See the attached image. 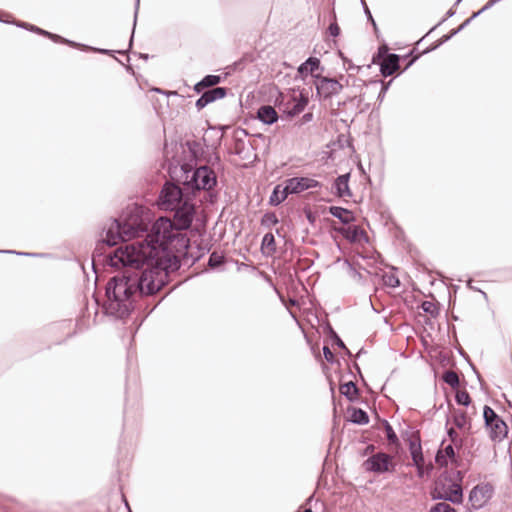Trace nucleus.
Segmentation results:
<instances>
[{"mask_svg":"<svg viewBox=\"0 0 512 512\" xmlns=\"http://www.w3.org/2000/svg\"><path fill=\"white\" fill-rule=\"evenodd\" d=\"M134 270L120 271L105 286L103 313L116 320H125L136 307L138 299L153 295V280L148 284Z\"/></svg>","mask_w":512,"mask_h":512,"instance_id":"obj_1","label":"nucleus"},{"mask_svg":"<svg viewBox=\"0 0 512 512\" xmlns=\"http://www.w3.org/2000/svg\"><path fill=\"white\" fill-rule=\"evenodd\" d=\"M147 244V253L145 258L148 260L146 268L138 267L134 269L137 275L146 279L145 283L153 280V294L161 290L167 281L168 274L176 272L180 269L182 262L178 254L171 251L165 246H158L148 240H143Z\"/></svg>","mask_w":512,"mask_h":512,"instance_id":"obj_2","label":"nucleus"},{"mask_svg":"<svg viewBox=\"0 0 512 512\" xmlns=\"http://www.w3.org/2000/svg\"><path fill=\"white\" fill-rule=\"evenodd\" d=\"M150 242L165 246L176 254H182L183 264H188L190 239L185 230L173 228L170 219L160 217L152 227Z\"/></svg>","mask_w":512,"mask_h":512,"instance_id":"obj_3","label":"nucleus"},{"mask_svg":"<svg viewBox=\"0 0 512 512\" xmlns=\"http://www.w3.org/2000/svg\"><path fill=\"white\" fill-rule=\"evenodd\" d=\"M146 230L140 225L131 224L117 218H111L110 224L103 228L101 238L98 240L92 257H100L104 254L105 247H114L118 242H127L131 239L138 238Z\"/></svg>","mask_w":512,"mask_h":512,"instance_id":"obj_4","label":"nucleus"},{"mask_svg":"<svg viewBox=\"0 0 512 512\" xmlns=\"http://www.w3.org/2000/svg\"><path fill=\"white\" fill-rule=\"evenodd\" d=\"M147 253V245L145 247L135 244H126L115 250L114 253L110 254L106 263L110 267L120 268L123 267V271L134 270L138 267L146 268L147 259L145 254Z\"/></svg>","mask_w":512,"mask_h":512,"instance_id":"obj_5","label":"nucleus"},{"mask_svg":"<svg viewBox=\"0 0 512 512\" xmlns=\"http://www.w3.org/2000/svg\"><path fill=\"white\" fill-rule=\"evenodd\" d=\"M401 61H406V66L402 71H405L416 61V46L409 51L406 55H398L391 53L386 43L378 47L377 52L372 56V63L378 65L380 73L383 77L391 76L393 73L400 69Z\"/></svg>","mask_w":512,"mask_h":512,"instance_id":"obj_6","label":"nucleus"},{"mask_svg":"<svg viewBox=\"0 0 512 512\" xmlns=\"http://www.w3.org/2000/svg\"><path fill=\"white\" fill-rule=\"evenodd\" d=\"M463 473L457 471L454 478L448 475H442L435 482L431 496L434 500L449 501L453 504H461L463 502L462 489Z\"/></svg>","mask_w":512,"mask_h":512,"instance_id":"obj_7","label":"nucleus"},{"mask_svg":"<svg viewBox=\"0 0 512 512\" xmlns=\"http://www.w3.org/2000/svg\"><path fill=\"white\" fill-rule=\"evenodd\" d=\"M186 178L184 185L189 189L195 196V192L201 190L208 191V194L213 202V198L216 197L215 193L210 191L217 185V176L215 170L209 166H200L189 171H185Z\"/></svg>","mask_w":512,"mask_h":512,"instance_id":"obj_8","label":"nucleus"},{"mask_svg":"<svg viewBox=\"0 0 512 512\" xmlns=\"http://www.w3.org/2000/svg\"><path fill=\"white\" fill-rule=\"evenodd\" d=\"M192 196H194L192 192L188 193L180 186L167 182L163 185L158 197L159 207L162 210L172 211Z\"/></svg>","mask_w":512,"mask_h":512,"instance_id":"obj_9","label":"nucleus"},{"mask_svg":"<svg viewBox=\"0 0 512 512\" xmlns=\"http://www.w3.org/2000/svg\"><path fill=\"white\" fill-rule=\"evenodd\" d=\"M314 86L316 90L315 96L319 101L331 100L334 96L338 95L344 87L336 78L322 75V73L314 75Z\"/></svg>","mask_w":512,"mask_h":512,"instance_id":"obj_10","label":"nucleus"},{"mask_svg":"<svg viewBox=\"0 0 512 512\" xmlns=\"http://www.w3.org/2000/svg\"><path fill=\"white\" fill-rule=\"evenodd\" d=\"M194 198L195 196H192L171 211L174 212L173 219L171 220L173 228L178 230H187L191 227L196 214Z\"/></svg>","mask_w":512,"mask_h":512,"instance_id":"obj_11","label":"nucleus"},{"mask_svg":"<svg viewBox=\"0 0 512 512\" xmlns=\"http://www.w3.org/2000/svg\"><path fill=\"white\" fill-rule=\"evenodd\" d=\"M494 495V487L490 483H479L474 486L468 496V510L477 511L488 505Z\"/></svg>","mask_w":512,"mask_h":512,"instance_id":"obj_12","label":"nucleus"},{"mask_svg":"<svg viewBox=\"0 0 512 512\" xmlns=\"http://www.w3.org/2000/svg\"><path fill=\"white\" fill-rule=\"evenodd\" d=\"M484 420L493 441H502L508 434L506 423L489 406L484 407Z\"/></svg>","mask_w":512,"mask_h":512,"instance_id":"obj_13","label":"nucleus"},{"mask_svg":"<svg viewBox=\"0 0 512 512\" xmlns=\"http://www.w3.org/2000/svg\"><path fill=\"white\" fill-rule=\"evenodd\" d=\"M363 467L367 472H373L380 475L394 471L395 464L393 463L392 456L385 452H378L368 457L363 462Z\"/></svg>","mask_w":512,"mask_h":512,"instance_id":"obj_14","label":"nucleus"},{"mask_svg":"<svg viewBox=\"0 0 512 512\" xmlns=\"http://www.w3.org/2000/svg\"><path fill=\"white\" fill-rule=\"evenodd\" d=\"M309 103V93L305 88L299 90L298 97L292 95L291 99L285 104V108L282 110V119H292L293 117L302 113Z\"/></svg>","mask_w":512,"mask_h":512,"instance_id":"obj_15","label":"nucleus"},{"mask_svg":"<svg viewBox=\"0 0 512 512\" xmlns=\"http://www.w3.org/2000/svg\"><path fill=\"white\" fill-rule=\"evenodd\" d=\"M139 6H140V0H135L133 27H132V32H131V36H130V39H129L128 49L127 50L115 51V50H110V49H105V48L92 47V46H88V45L82 44V43H80V45L76 46L75 48H80V49L85 50V51H92V52H95V53H99V54H103V55H110V56H113L114 53L127 54L132 49V47H133L134 34H135V28H136V23H137Z\"/></svg>","mask_w":512,"mask_h":512,"instance_id":"obj_16","label":"nucleus"},{"mask_svg":"<svg viewBox=\"0 0 512 512\" xmlns=\"http://www.w3.org/2000/svg\"><path fill=\"white\" fill-rule=\"evenodd\" d=\"M229 88L217 86L214 88H207L195 102V107L198 111L204 109L207 105L223 99L227 96Z\"/></svg>","mask_w":512,"mask_h":512,"instance_id":"obj_17","label":"nucleus"},{"mask_svg":"<svg viewBox=\"0 0 512 512\" xmlns=\"http://www.w3.org/2000/svg\"><path fill=\"white\" fill-rule=\"evenodd\" d=\"M228 126L218 125V126H209V130L218 131L220 135L217 138V143L212 144L213 153L208 155V157H203L202 160L206 161L205 166H209L213 170L222 171L224 166L221 162V158L219 154L216 152L218 146H220L221 140L223 138L224 131L228 129Z\"/></svg>","mask_w":512,"mask_h":512,"instance_id":"obj_18","label":"nucleus"},{"mask_svg":"<svg viewBox=\"0 0 512 512\" xmlns=\"http://www.w3.org/2000/svg\"><path fill=\"white\" fill-rule=\"evenodd\" d=\"M292 194H300L312 188L321 187V182L304 176L291 177L284 181Z\"/></svg>","mask_w":512,"mask_h":512,"instance_id":"obj_19","label":"nucleus"},{"mask_svg":"<svg viewBox=\"0 0 512 512\" xmlns=\"http://www.w3.org/2000/svg\"><path fill=\"white\" fill-rule=\"evenodd\" d=\"M318 70H320V73L324 71V67L321 65L320 59L310 56L298 66L296 79L300 78L305 81L308 75H311L314 78V75H318V73H315Z\"/></svg>","mask_w":512,"mask_h":512,"instance_id":"obj_20","label":"nucleus"},{"mask_svg":"<svg viewBox=\"0 0 512 512\" xmlns=\"http://www.w3.org/2000/svg\"><path fill=\"white\" fill-rule=\"evenodd\" d=\"M248 136V132L246 129L238 128L234 132V147L232 153L241 157L242 159H248V155L246 153V142L244 137Z\"/></svg>","mask_w":512,"mask_h":512,"instance_id":"obj_21","label":"nucleus"},{"mask_svg":"<svg viewBox=\"0 0 512 512\" xmlns=\"http://www.w3.org/2000/svg\"><path fill=\"white\" fill-rule=\"evenodd\" d=\"M350 173H345L336 177L333 182L334 194L337 197H350L352 192L349 187Z\"/></svg>","mask_w":512,"mask_h":512,"instance_id":"obj_22","label":"nucleus"},{"mask_svg":"<svg viewBox=\"0 0 512 512\" xmlns=\"http://www.w3.org/2000/svg\"><path fill=\"white\" fill-rule=\"evenodd\" d=\"M327 210L329 214L337 218L343 225H350L356 220L354 213L347 208L341 206H329Z\"/></svg>","mask_w":512,"mask_h":512,"instance_id":"obj_23","label":"nucleus"},{"mask_svg":"<svg viewBox=\"0 0 512 512\" xmlns=\"http://www.w3.org/2000/svg\"><path fill=\"white\" fill-rule=\"evenodd\" d=\"M257 119L265 125H272L279 119V115L274 107L262 105L257 109Z\"/></svg>","mask_w":512,"mask_h":512,"instance_id":"obj_24","label":"nucleus"},{"mask_svg":"<svg viewBox=\"0 0 512 512\" xmlns=\"http://www.w3.org/2000/svg\"><path fill=\"white\" fill-rule=\"evenodd\" d=\"M291 194L292 193L290 192L286 183L283 182V184H277L272 190L268 203L274 207L279 206Z\"/></svg>","mask_w":512,"mask_h":512,"instance_id":"obj_25","label":"nucleus"},{"mask_svg":"<svg viewBox=\"0 0 512 512\" xmlns=\"http://www.w3.org/2000/svg\"><path fill=\"white\" fill-rule=\"evenodd\" d=\"M344 238L350 243H357L363 240L364 242H368L367 233L360 228L359 226H347L346 230H344Z\"/></svg>","mask_w":512,"mask_h":512,"instance_id":"obj_26","label":"nucleus"},{"mask_svg":"<svg viewBox=\"0 0 512 512\" xmlns=\"http://www.w3.org/2000/svg\"><path fill=\"white\" fill-rule=\"evenodd\" d=\"M359 81L362 82V84H360L359 87H362L365 85L368 89H374V90L379 89V92L377 95V100L379 101V103H381L393 80L391 79L388 82H384L382 80H371L367 84L365 82H363L362 80H359Z\"/></svg>","mask_w":512,"mask_h":512,"instance_id":"obj_27","label":"nucleus"},{"mask_svg":"<svg viewBox=\"0 0 512 512\" xmlns=\"http://www.w3.org/2000/svg\"><path fill=\"white\" fill-rule=\"evenodd\" d=\"M340 393L351 403L358 401L360 390L354 381H348L340 385Z\"/></svg>","mask_w":512,"mask_h":512,"instance_id":"obj_28","label":"nucleus"},{"mask_svg":"<svg viewBox=\"0 0 512 512\" xmlns=\"http://www.w3.org/2000/svg\"><path fill=\"white\" fill-rule=\"evenodd\" d=\"M261 252L265 257H271L276 252V241L272 233H266L261 241Z\"/></svg>","mask_w":512,"mask_h":512,"instance_id":"obj_29","label":"nucleus"},{"mask_svg":"<svg viewBox=\"0 0 512 512\" xmlns=\"http://www.w3.org/2000/svg\"><path fill=\"white\" fill-rule=\"evenodd\" d=\"M348 411L351 412L349 421L357 425H366L369 423V415L362 408L350 407Z\"/></svg>","mask_w":512,"mask_h":512,"instance_id":"obj_30","label":"nucleus"},{"mask_svg":"<svg viewBox=\"0 0 512 512\" xmlns=\"http://www.w3.org/2000/svg\"><path fill=\"white\" fill-rule=\"evenodd\" d=\"M36 34H39V35H42V36H45L49 39H51L53 42L55 43H61V44H66L70 47H76L78 45H80V43L78 42H75V41H72V40H69V39H66L58 34H54V33H51L47 30H44L40 27H37V30L35 32Z\"/></svg>","mask_w":512,"mask_h":512,"instance_id":"obj_31","label":"nucleus"},{"mask_svg":"<svg viewBox=\"0 0 512 512\" xmlns=\"http://www.w3.org/2000/svg\"><path fill=\"white\" fill-rule=\"evenodd\" d=\"M186 146L191 154V158L194 161H199L203 159L204 148L200 142L195 140H188L186 141Z\"/></svg>","mask_w":512,"mask_h":512,"instance_id":"obj_32","label":"nucleus"},{"mask_svg":"<svg viewBox=\"0 0 512 512\" xmlns=\"http://www.w3.org/2000/svg\"><path fill=\"white\" fill-rule=\"evenodd\" d=\"M381 424L384 428L389 445L397 447L399 445V438L391 424L386 419H382Z\"/></svg>","mask_w":512,"mask_h":512,"instance_id":"obj_33","label":"nucleus"},{"mask_svg":"<svg viewBox=\"0 0 512 512\" xmlns=\"http://www.w3.org/2000/svg\"><path fill=\"white\" fill-rule=\"evenodd\" d=\"M226 262L225 256L223 254H219L217 251H213L208 259V267L211 270H216L222 267Z\"/></svg>","mask_w":512,"mask_h":512,"instance_id":"obj_34","label":"nucleus"},{"mask_svg":"<svg viewBox=\"0 0 512 512\" xmlns=\"http://www.w3.org/2000/svg\"><path fill=\"white\" fill-rule=\"evenodd\" d=\"M453 423L460 430L468 431L470 429L469 419L464 412H455Z\"/></svg>","mask_w":512,"mask_h":512,"instance_id":"obj_35","label":"nucleus"},{"mask_svg":"<svg viewBox=\"0 0 512 512\" xmlns=\"http://www.w3.org/2000/svg\"><path fill=\"white\" fill-rule=\"evenodd\" d=\"M324 331L328 335V337L331 339L334 345H336L338 348H345V343L343 340L339 337L337 332L333 329L330 323H326L324 326Z\"/></svg>","mask_w":512,"mask_h":512,"instance_id":"obj_36","label":"nucleus"},{"mask_svg":"<svg viewBox=\"0 0 512 512\" xmlns=\"http://www.w3.org/2000/svg\"><path fill=\"white\" fill-rule=\"evenodd\" d=\"M210 250L209 247L197 245L196 251L189 252V259L191 262L188 264L189 266H193L196 262H198L206 253Z\"/></svg>","mask_w":512,"mask_h":512,"instance_id":"obj_37","label":"nucleus"},{"mask_svg":"<svg viewBox=\"0 0 512 512\" xmlns=\"http://www.w3.org/2000/svg\"><path fill=\"white\" fill-rule=\"evenodd\" d=\"M344 264L348 267L349 274L352 278H354L357 282H359L361 284L366 283L365 274L358 271L348 259L344 260Z\"/></svg>","mask_w":512,"mask_h":512,"instance_id":"obj_38","label":"nucleus"},{"mask_svg":"<svg viewBox=\"0 0 512 512\" xmlns=\"http://www.w3.org/2000/svg\"><path fill=\"white\" fill-rule=\"evenodd\" d=\"M381 280H382L383 285H385L387 287L396 288L400 285L399 278L391 273L384 272L381 275Z\"/></svg>","mask_w":512,"mask_h":512,"instance_id":"obj_39","label":"nucleus"},{"mask_svg":"<svg viewBox=\"0 0 512 512\" xmlns=\"http://www.w3.org/2000/svg\"><path fill=\"white\" fill-rule=\"evenodd\" d=\"M202 79L207 88H214V87H217V85L220 84L225 79V76L208 74V75H205Z\"/></svg>","mask_w":512,"mask_h":512,"instance_id":"obj_40","label":"nucleus"},{"mask_svg":"<svg viewBox=\"0 0 512 512\" xmlns=\"http://www.w3.org/2000/svg\"><path fill=\"white\" fill-rule=\"evenodd\" d=\"M279 219L275 212H266L261 218V225L267 228L276 225Z\"/></svg>","mask_w":512,"mask_h":512,"instance_id":"obj_41","label":"nucleus"},{"mask_svg":"<svg viewBox=\"0 0 512 512\" xmlns=\"http://www.w3.org/2000/svg\"><path fill=\"white\" fill-rule=\"evenodd\" d=\"M443 379L451 387H456L459 384V377L454 371L445 372Z\"/></svg>","mask_w":512,"mask_h":512,"instance_id":"obj_42","label":"nucleus"},{"mask_svg":"<svg viewBox=\"0 0 512 512\" xmlns=\"http://www.w3.org/2000/svg\"><path fill=\"white\" fill-rule=\"evenodd\" d=\"M429 512H456V510L446 502H439L432 506Z\"/></svg>","mask_w":512,"mask_h":512,"instance_id":"obj_43","label":"nucleus"},{"mask_svg":"<svg viewBox=\"0 0 512 512\" xmlns=\"http://www.w3.org/2000/svg\"><path fill=\"white\" fill-rule=\"evenodd\" d=\"M409 429H413L410 425L406 426L405 430H401V437L404 441H407L410 445V441H416V432H410Z\"/></svg>","mask_w":512,"mask_h":512,"instance_id":"obj_44","label":"nucleus"},{"mask_svg":"<svg viewBox=\"0 0 512 512\" xmlns=\"http://www.w3.org/2000/svg\"><path fill=\"white\" fill-rule=\"evenodd\" d=\"M364 99H365V94L360 93L359 95H356V96L347 97L344 101L339 102L338 106H345L347 103H350V102L352 103L355 101L357 102L358 105H360L364 102Z\"/></svg>","mask_w":512,"mask_h":512,"instance_id":"obj_45","label":"nucleus"},{"mask_svg":"<svg viewBox=\"0 0 512 512\" xmlns=\"http://www.w3.org/2000/svg\"><path fill=\"white\" fill-rule=\"evenodd\" d=\"M0 253L16 254V255L25 256V257H44L45 256V254H43V253L19 252V251H15V250H0Z\"/></svg>","mask_w":512,"mask_h":512,"instance_id":"obj_46","label":"nucleus"},{"mask_svg":"<svg viewBox=\"0 0 512 512\" xmlns=\"http://www.w3.org/2000/svg\"><path fill=\"white\" fill-rule=\"evenodd\" d=\"M456 401L460 405L467 406L470 403V396L465 391L457 392V394H456Z\"/></svg>","mask_w":512,"mask_h":512,"instance_id":"obj_47","label":"nucleus"},{"mask_svg":"<svg viewBox=\"0 0 512 512\" xmlns=\"http://www.w3.org/2000/svg\"><path fill=\"white\" fill-rule=\"evenodd\" d=\"M421 307L426 313H429L430 315H434L437 313V307L431 301H424Z\"/></svg>","mask_w":512,"mask_h":512,"instance_id":"obj_48","label":"nucleus"},{"mask_svg":"<svg viewBox=\"0 0 512 512\" xmlns=\"http://www.w3.org/2000/svg\"><path fill=\"white\" fill-rule=\"evenodd\" d=\"M322 350L324 357L328 363L334 364L337 361L335 355L332 353V351L327 345H324Z\"/></svg>","mask_w":512,"mask_h":512,"instance_id":"obj_49","label":"nucleus"},{"mask_svg":"<svg viewBox=\"0 0 512 512\" xmlns=\"http://www.w3.org/2000/svg\"><path fill=\"white\" fill-rule=\"evenodd\" d=\"M448 435L452 444L454 445H462V439L459 437L458 433L454 430V428H450L448 430Z\"/></svg>","mask_w":512,"mask_h":512,"instance_id":"obj_50","label":"nucleus"},{"mask_svg":"<svg viewBox=\"0 0 512 512\" xmlns=\"http://www.w3.org/2000/svg\"><path fill=\"white\" fill-rule=\"evenodd\" d=\"M494 4V0H490L480 11L474 13L469 19H467L458 30H461L465 25H467L473 18L477 17L481 12L490 8Z\"/></svg>","mask_w":512,"mask_h":512,"instance_id":"obj_51","label":"nucleus"},{"mask_svg":"<svg viewBox=\"0 0 512 512\" xmlns=\"http://www.w3.org/2000/svg\"><path fill=\"white\" fill-rule=\"evenodd\" d=\"M340 27L339 25L337 24L336 21L334 22H331L328 26V33L332 36V37H338L340 35Z\"/></svg>","mask_w":512,"mask_h":512,"instance_id":"obj_52","label":"nucleus"},{"mask_svg":"<svg viewBox=\"0 0 512 512\" xmlns=\"http://www.w3.org/2000/svg\"><path fill=\"white\" fill-rule=\"evenodd\" d=\"M439 452H443L446 456H448L451 463L455 462V452L452 444H448L445 448L439 450Z\"/></svg>","mask_w":512,"mask_h":512,"instance_id":"obj_53","label":"nucleus"},{"mask_svg":"<svg viewBox=\"0 0 512 512\" xmlns=\"http://www.w3.org/2000/svg\"><path fill=\"white\" fill-rule=\"evenodd\" d=\"M436 462L440 465V466H447L450 461V458L448 456H446L443 452H439L437 453L436 455Z\"/></svg>","mask_w":512,"mask_h":512,"instance_id":"obj_54","label":"nucleus"},{"mask_svg":"<svg viewBox=\"0 0 512 512\" xmlns=\"http://www.w3.org/2000/svg\"><path fill=\"white\" fill-rule=\"evenodd\" d=\"M304 214L306 216V219L307 221L311 224V225H315V222H316V214L309 208V207H305L304 208Z\"/></svg>","mask_w":512,"mask_h":512,"instance_id":"obj_55","label":"nucleus"},{"mask_svg":"<svg viewBox=\"0 0 512 512\" xmlns=\"http://www.w3.org/2000/svg\"><path fill=\"white\" fill-rule=\"evenodd\" d=\"M409 452L411 456V465L416 466V461H418V458H416V441H410Z\"/></svg>","mask_w":512,"mask_h":512,"instance_id":"obj_56","label":"nucleus"},{"mask_svg":"<svg viewBox=\"0 0 512 512\" xmlns=\"http://www.w3.org/2000/svg\"><path fill=\"white\" fill-rule=\"evenodd\" d=\"M207 89L203 79H201L200 81H198L196 84H194L193 86V90L195 93L197 94H202L203 92H205Z\"/></svg>","mask_w":512,"mask_h":512,"instance_id":"obj_57","label":"nucleus"},{"mask_svg":"<svg viewBox=\"0 0 512 512\" xmlns=\"http://www.w3.org/2000/svg\"><path fill=\"white\" fill-rule=\"evenodd\" d=\"M360 3H361V6L363 8V12H364V14H365V16L367 18V21H370V20L374 19L373 16H372V13H371V11H370L367 3H366V1L365 0H360Z\"/></svg>","mask_w":512,"mask_h":512,"instance_id":"obj_58","label":"nucleus"},{"mask_svg":"<svg viewBox=\"0 0 512 512\" xmlns=\"http://www.w3.org/2000/svg\"><path fill=\"white\" fill-rule=\"evenodd\" d=\"M0 21L3 22V23L13 24V25H15V26H17L19 28L25 29V30H27V27H28V23L27 22L16 21V20L10 22V21H8L6 19H0Z\"/></svg>","mask_w":512,"mask_h":512,"instance_id":"obj_59","label":"nucleus"},{"mask_svg":"<svg viewBox=\"0 0 512 512\" xmlns=\"http://www.w3.org/2000/svg\"><path fill=\"white\" fill-rule=\"evenodd\" d=\"M286 103L287 102L284 101L282 93H279V96L275 99V106H277L279 110L282 112L283 108H285Z\"/></svg>","mask_w":512,"mask_h":512,"instance_id":"obj_60","label":"nucleus"},{"mask_svg":"<svg viewBox=\"0 0 512 512\" xmlns=\"http://www.w3.org/2000/svg\"><path fill=\"white\" fill-rule=\"evenodd\" d=\"M340 56L343 60V63H344V66L347 64V67H346V70H352V69H356L357 67L352 63V61L350 59H348L347 57H345L343 55L342 52H340Z\"/></svg>","mask_w":512,"mask_h":512,"instance_id":"obj_61","label":"nucleus"},{"mask_svg":"<svg viewBox=\"0 0 512 512\" xmlns=\"http://www.w3.org/2000/svg\"><path fill=\"white\" fill-rule=\"evenodd\" d=\"M332 230L337 233V234H340L341 236L344 237L345 233H344V230H346V227L344 226H336V225H333L332 226Z\"/></svg>","mask_w":512,"mask_h":512,"instance_id":"obj_62","label":"nucleus"},{"mask_svg":"<svg viewBox=\"0 0 512 512\" xmlns=\"http://www.w3.org/2000/svg\"><path fill=\"white\" fill-rule=\"evenodd\" d=\"M368 22L371 23V25L373 26V30H374V33H375L376 37L379 38V28L377 26V23H376L375 19H372V20H370Z\"/></svg>","mask_w":512,"mask_h":512,"instance_id":"obj_63","label":"nucleus"},{"mask_svg":"<svg viewBox=\"0 0 512 512\" xmlns=\"http://www.w3.org/2000/svg\"><path fill=\"white\" fill-rule=\"evenodd\" d=\"M154 91L157 92V93H161V94L167 95V96H170V95L177 96L178 95V93L176 91H174V92H166V91H164V90H162L160 88H156V89H154Z\"/></svg>","mask_w":512,"mask_h":512,"instance_id":"obj_64","label":"nucleus"}]
</instances>
